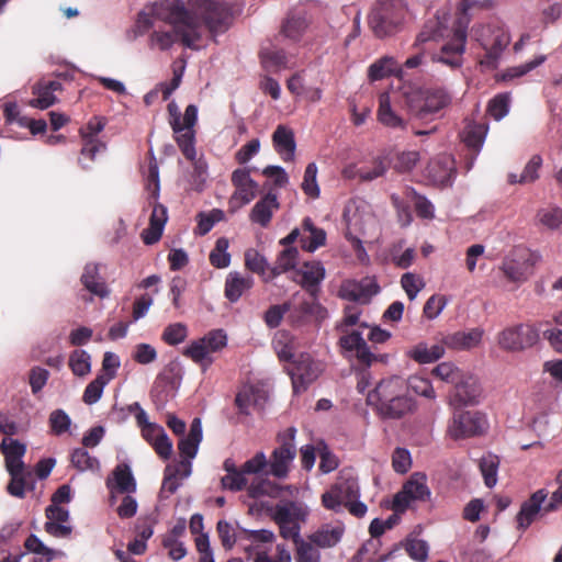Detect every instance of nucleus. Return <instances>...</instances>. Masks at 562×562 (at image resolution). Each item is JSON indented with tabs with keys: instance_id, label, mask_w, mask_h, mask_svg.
Masks as SVG:
<instances>
[{
	"instance_id": "nucleus-23",
	"label": "nucleus",
	"mask_w": 562,
	"mask_h": 562,
	"mask_svg": "<svg viewBox=\"0 0 562 562\" xmlns=\"http://www.w3.org/2000/svg\"><path fill=\"white\" fill-rule=\"evenodd\" d=\"M280 209L278 195L271 191L267 192L259 201L256 202L249 213V220L266 228L269 226L274 212Z\"/></svg>"
},
{
	"instance_id": "nucleus-16",
	"label": "nucleus",
	"mask_w": 562,
	"mask_h": 562,
	"mask_svg": "<svg viewBox=\"0 0 562 562\" xmlns=\"http://www.w3.org/2000/svg\"><path fill=\"white\" fill-rule=\"evenodd\" d=\"M325 268L319 261H308L294 270L293 280L314 296L317 295L318 285L325 279Z\"/></svg>"
},
{
	"instance_id": "nucleus-53",
	"label": "nucleus",
	"mask_w": 562,
	"mask_h": 562,
	"mask_svg": "<svg viewBox=\"0 0 562 562\" xmlns=\"http://www.w3.org/2000/svg\"><path fill=\"white\" fill-rule=\"evenodd\" d=\"M224 218H225V214L220 209H213L209 213H203V212L199 213L198 214V226H196L198 233L200 235L207 234L216 223L223 221Z\"/></svg>"
},
{
	"instance_id": "nucleus-38",
	"label": "nucleus",
	"mask_w": 562,
	"mask_h": 562,
	"mask_svg": "<svg viewBox=\"0 0 562 562\" xmlns=\"http://www.w3.org/2000/svg\"><path fill=\"white\" fill-rule=\"evenodd\" d=\"M182 355L199 364L205 371L214 361L211 351L201 338L192 340L182 351Z\"/></svg>"
},
{
	"instance_id": "nucleus-25",
	"label": "nucleus",
	"mask_w": 562,
	"mask_h": 562,
	"mask_svg": "<svg viewBox=\"0 0 562 562\" xmlns=\"http://www.w3.org/2000/svg\"><path fill=\"white\" fill-rule=\"evenodd\" d=\"M272 143L277 153L284 161H291L295 154L294 133L285 125H278L272 134Z\"/></svg>"
},
{
	"instance_id": "nucleus-34",
	"label": "nucleus",
	"mask_w": 562,
	"mask_h": 562,
	"mask_svg": "<svg viewBox=\"0 0 562 562\" xmlns=\"http://www.w3.org/2000/svg\"><path fill=\"white\" fill-rule=\"evenodd\" d=\"M344 531V527L325 525L311 533L308 540L317 548H333L341 540Z\"/></svg>"
},
{
	"instance_id": "nucleus-22",
	"label": "nucleus",
	"mask_w": 562,
	"mask_h": 562,
	"mask_svg": "<svg viewBox=\"0 0 562 562\" xmlns=\"http://www.w3.org/2000/svg\"><path fill=\"white\" fill-rule=\"evenodd\" d=\"M380 291L379 284L372 279L348 282L341 286V296L351 302L368 304Z\"/></svg>"
},
{
	"instance_id": "nucleus-46",
	"label": "nucleus",
	"mask_w": 562,
	"mask_h": 562,
	"mask_svg": "<svg viewBox=\"0 0 562 562\" xmlns=\"http://www.w3.org/2000/svg\"><path fill=\"white\" fill-rule=\"evenodd\" d=\"M480 470L487 487H493L497 482V470L499 467V459L495 454L483 456L480 460Z\"/></svg>"
},
{
	"instance_id": "nucleus-26",
	"label": "nucleus",
	"mask_w": 562,
	"mask_h": 562,
	"mask_svg": "<svg viewBox=\"0 0 562 562\" xmlns=\"http://www.w3.org/2000/svg\"><path fill=\"white\" fill-rule=\"evenodd\" d=\"M483 331L473 328L470 331H456L443 337L442 345L453 350H469L476 347L482 339Z\"/></svg>"
},
{
	"instance_id": "nucleus-63",
	"label": "nucleus",
	"mask_w": 562,
	"mask_h": 562,
	"mask_svg": "<svg viewBox=\"0 0 562 562\" xmlns=\"http://www.w3.org/2000/svg\"><path fill=\"white\" fill-rule=\"evenodd\" d=\"M401 285L406 292L408 299L414 300L425 284L419 276L412 272H406L401 278Z\"/></svg>"
},
{
	"instance_id": "nucleus-27",
	"label": "nucleus",
	"mask_w": 562,
	"mask_h": 562,
	"mask_svg": "<svg viewBox=\"0 0 562 562\" xmlns=\"http://www.w3.org/2000/svg\"><path fill=\"white\" fill-rule=\"evenodd\" d=\"M267 398L268 395L261 387L246 385L237 393L235 404L241 414L247 415L250 406L262 407Z\"/></svg>"
},
{
	"instance_id": "nucleus-45",
	"label": "nucleus",
	"mask_w": 562,
	"mask_h": 562,
	"mask_svg": "<svg viewBox=\"0 0 562 562\" xmlns=\"http://www.w3.org/2000/svg\"><path fill=\"white\" fill-rule=\"evenodd\" d=\"M228 246L229 241L226 237H220L216 240L215 246L209 256L210 263L213 267L224 269L229 266L231 255L227 252Z\"/></svg>"
},
{
	"instance_id": "nucleus-43",
	"label": "nucleus",
	"mask_w": 562,
	"mask_h": 562,
	"mask_svg": "<svg viewBox=\"0 0 562 562\" xmlns=\"http://www.w3.org/2000/svg\"><path fill=\"white\" fill-rule=\"evenodd\" d=\"M115 487L120 493H133L136 491V482L126 463H121L113 470Z\"/></svg>"
},
{
	"instance_id": "nucleus-6",
	"label": "nucleus",
	"mask_w": 562,
	"mask_h": 562,
	"mask_svg": "<svg viewBox=\"0 0 562 562\" xmlns=\"http://www.w3.org/2000/svg\"><path fill=\"white\" fill-rule=\"evenodd\" d=\"M295 435V427H289L277 435L276 440L279 446L271 452L268 460L267 474L277 479H285L289 475L291 464L296 457Z\"/></svg>"
},
{
	"instance_id": "nucleus-51",
	"label": "nucleus",
	"mask_w": 562,
	"mask_h": 562,
	"mask_svg": "<svg viewBox=\"0 0 562 562\" xmlns=\"http://www.w3.org/2000/svg\"><path fill=\"white\" fill-rule=\"evenodd\" d=\"M295 547L296 562H321V553L310 540L305 541L301 538L295 542Z\"/></svg>"
},
{
	"instance_id": "nucleus-59",
	"label": "nucleus",
	"mask_w": 562,
	"mask_h": 562,
	"mask_svg": "<svg viewBox=\"0 0 562 562\" xmlns=\"http://www.w3.org/2000/svg\"><path fill=\"white\" fill-rule=\"evenodd\" d=\"M245 267L254 273L265 276L268 263L266 258L261 256L257 250L248 249L245 252Z\"/></svg>"
},
{
	"instance_id": "nucleus-49",
	"label": "nucleus",
	"mask_w": 562,
	"mask_h": 562,
	"mask_svg": "<svg viewBox=\"0 0 562 562\" xmlns=\"http://www.w3.org/2000/svg\"><path fill=\"white\" fill-rule=\"evenodd\" d=\"M510 95L507 92L496 94L487 104V113L496 121L508 114Z\"/></svg>"
},
{
	"instance_id": "nucleus-62",
	"label": "nucleus",
	"mask_w": 562,
	"mask_h": 562,
	"mask_svg": "<svg viewBox=\"0 0 562 562\" xmlns=\"http://www.w3.org/2000/svg\"><path fill=\"white\" fill-rule=\"evenodd\" d=\"M289 304L284 302L283 304L271 305L263 315V322L269 328H277L285 314H288Z\"/></svg>"
},
{
	"instance_id": "nucleus-4",
	"label": "nucleus",
	"mask_w": 562,
	"mask_h": 562,
	"mask_svg": "<svg viewBox=\"0 0 562 562\" xmlns=\"http://www.w3.org/2000/svg\"><path fill=\"white\" fill-rule=\"evenodd\" d=\"M408 114L416 120L431 121L441 116L452 102L451 93L443 87H423L404 94Z\"/></svg>"
},
{
	"instance_id": "nucleus-39",
	"label": "nucleus",
	"mask_w": 562,
	"mask_h": 562,
	"mask_svg": "<svg viewBox=\"0 0 562 562\" xmlns=\"http://www.w3.org/2000/svg\"><path fill=\"white\" fill-rule=\"evenodd\" d=\"M262 67L267 71H279L288 67V57L283 49L262 47L259 52Z\"/></svg>"
},
{
	"instance_id": "nucleus-14",
	"label": "nucleus",
	"mask_w": 562,
	"mask_h": 562,
	"mask_svg": "<svg viewBox=\"0 0 562 562\" xmlns=\"http://www.w3.org/2000/svg\"><path fill=\"white\" fill-rule=\"evenodd\" d=\"M535 260L528 249L517 248L501 267L504 276L513 282H525L532 273Z\"/></svg>"
},
{
	"instance_id": "nucleus-42",
	"label": "nucleus",
	"mask_w": 562,
	"mask_h": 562,
	"mask_svg": "<svg viewBox=\"0 0 562 562\" xmlns=\"http://www.w3.org/2000/svg\"><path fill=\"white\" fill-rule=\"evenodd\" d=\"M11 480L7 486L10 495L19 498L25 496L26 488H33V474L31 471L11 473Z\"/></svg>"
},
{
	"instance_id": "nucleus-64",
	"label": "nucleus",
	"mask_w": 562,
	"mask_h": 562,
	"mask_svg": "<svg viewBox=\"0 0 562 562\" xmlns=\"http://www.w3.org/2000/svg\"><path fill=\"white\" fill-rule=\"evenodd\" d=\"M70 417L63 409H55L49 415V426L52 432L59 436L66 432L70 427Z\"/></svg>"
},
{
	"instance_id": "nucleus-61",
	"label": "nucleus",
	"mask_w": 562,
	"mask_h": 562,
	"mask_svg": "<svg viewBox=\"0 0 562 562\" xmlns=\"http://www.w3.org/2000/svg\"><path fill=\"white\" fill-rule=\"evenodd\" d=\"M201 339L204 340L211 353L222 350L227 345V336L223 329H212Z\"/></svg>"
},
{
	"instance_id": "nucleus-52",
	"label": "nucleus",
	"mask_w": 562,
	"mask_h": 562,
	"mask_svg": "<svg viewBox=\"0 0 562 562\" xmlns=\"http://www.w3.org/2000/svg\"><path fill=\"white\" fill-rule=\"evenodd\" d=\"M71 463L79 471L99 469V460L91 457L85 448H77L72 451Z\"/></svg>"
},
{
	"instance_id": "nucleus-44",
	"label": "nucleus",
	"mask_w": 562,
	"mask_h": 562,
	"mask_svg": "<svg viewBox=\"0 0 562 562\" xmlns=\"http://www.w3.org/2000/svg\"><path fill=\"white\" fill-rule=\"evenodd\" d=\"M280 492V486L268 479L255 480L247 487V494L251 498H259L261 496L278 497Z\"/></svg>"
},
{
	"instance_id": "nucleus-31",
	"label": "nucleus",
	"mask_w": 562,
	"mask_h": 562,
	"mask_svg": "<svg viewBox=\"0 0 562 562\" xmlns=\"http://www.w3.org/2000/svg\"><path fill=\"white\" fill-rule=\"evenodd\" d=\"M306 515V510L300 504L288 502L276 506L272 518L276 524L301 525L305 521Z\"/></svg>"
},
{
	"instance_id": "nucleus-7",
	"label": "nucleus",
	"mask_w": 562,
	"mask_h": 562,
	"mask_svg": "<svg viewBox=\"0 0 562 562\" xmlns=\"http://www.w3.org/2000/svg\"><path fill=\"white\" fill-rule=\"evenodd\" d=\"M286 304L290 307L286 319L292 327L321 323L327 317V311L317 301V295L305 297L296 293Z\"/></svg>"
},
{
	"instance_id": "nucleus-29",
	"label": "nucleus",
	"mask_w": 562,
	"mask_h": 562,
	"mask_svg": "<svg viewBox=\"0 0 562 562\" xmlns=\"http://www.w3.org/2000/svg\"><path fill=\"white\" fill-rule=\"evenodd\" d=\"M303 235L300 239L301 247L310 252L315 251L326 243V233L323 228L316 227L310 217L302 222Z\"/></svg>"
},
{
	"instance_id": "nucleus-56",
	"label": "nucleus",
	"mask_w": 562,
	"mask_h": 562,
	"mask_svg": "<svg viewBox=\"0 0 562 562\" xmlns=\"http://www.w3.org/2000/svg\"><path fill=\"white\" fill-rule=\"evenodd\" d=\"M407 390L411 389L417 395L424 396L426 398H435L436 392L432 387L431 382L423 376L414 375L408 379L406 382Z\"/></svg>"
},
{
	"instance_id": "nucleus-60",
	"label": "nucleus",
	"mask_w": 562,
	"mask_h": 562,
	"mask_svg": "<svg viewBox=\"0 0 562 562\" xmlns=\"http://www.w3.org/2000/svg\"><path fill=\"white\" fill-rule=\"evenodd\" d=\"M432 374L448 383H457L461 378V371L451 362H441L432 369Z\"/></svg>"
},
{
	"instance_id": "nucleus-12",
	"label": "nucleus",
	"mask_w": 562,
	"mask_h": 562,
	"mask_svg": "<svg viewBox=\"0 0 562 562\" xmlns=\"http://www.w3.org/2000/svg\"><path fill=\"white\" fill-rule=\"evenodd\" d=\"M291 376L294 393L304 392L321 374V363L308 353H301L286 368Z\"/></svg>"
},
{
	"instance_id": "nucleus-15",
	"label": "nucleus",
	"mask_w": 562,
	"mask_h": 562,
	"mask_svg": "<svg viewBox=\"0 0 562 562\" xmlns=\"http://www.w3.org/2000/svg\"><path fill=\"white\" fill-rule=\"evenodd\" d=\"M105 122L101 117H93L85 127L80 128L82 138V148L80 151L82 162L83 159L93 161L95 154L105 149V144L98 138V134L104 128Z\"/></svg>"
},
{
	"instance_id": "nucleus-57",
	"label": "nucleus",
	"mask_w": 562,
	"mask_h": 562,
	"mask_svg": "<svg viewBox=\"0 0 562 562\" xmlns=\"http://www.w3.org/2000/svg\"><path fill=\"white\" fill-rule=\"evenodd\" d=\"M179 476V468L167 465L165 470V476L162 480V485L160 490L161 497H169V495L177 492L180 486V482L178 480Z\"/></svg>"
},
{
	"instance_id": "nucleus-17",
	"label": "nucleus",
	"mask_w": 562,
	"mask_h": 562,
	"mask_svg": "<svg viewBox=\"0 0 562 562\" xmlns=\"http://www.w3.org/2000/svg\"><path fill=\"white\" fill-rule=\"evenodd\" d=\"M548 497V492L544 488H540L531 494V496L525 501L520 510L516 516L517 528L520 530H526L537 518V516L542 513L544 502Z\"/></svg>"
},
{
	"instance_id": "nucleus-50",
	"label": "nucleus",
	"mask_w": 562,
	"mask_h": 562,
	"mask_svg": "<svg viewBox=\"0 0 562 562\" xmlns=\"http://www.w3.org/2000/svg\"><path fill=\"white\" fill-rule=\"evenodd\" d=\"M317 166L315 162H310L304 171L303 182L301 188L303 192L312 199L319 196L321 190L316 180Z\"/></svg>"
},
{
	"instance_id": "nucleus-58",
	"label": "nucleus",
	"mask_w": 562,
	"mask_h": 562,
	"mask_svg": "<svg viewBox=\"0 0 562 562\" xmlns=\"http://www.w3.org/2000/svg\"><path fill=\"white\" fill-rule=\"evenodd\" d=\"M537 217L543 226L550 229H555L562 224V210L559 207L541 209L538 212Z\"/></svg>"
},
{
	"instance_id": "nucleus-47",
	"label": "nucleus",
	"mask_w": 562,
	"mask_h": 562,
	"mask_svg": "<svg viewBox=\"0 0 562 562\" xmlns=\"http://www.w3.org/2000/svg\"><path fill=\"white\" fill-rule=\"evenodd\" d=\"M69 368L77 376H85L91 371L90 355L83 349H76L69 356Z\"/></svg>"
},
{
	"instance_id": "nucleus-37",
	"label": "nucleus",
	"mask_w": 562,
	"mask_h": 562,
	"mask_svg": "<svg viewBox=\"0 0 562 562\" xmlns=\"http://www.w3.org/2000/svg\"><path fill=\"white\" fill-rule=\"evenodd\" d=\"M486 133L487 127L484 124L469 125L464 131L463 142L465 146L471 150V161L469 164V168L472 166L474 159L479 155L485 140Z\"/></svg>"
},
{
	"instance_id": "nucleus-20",
	"label": "nucleus",
	"mask_w": 562,
	"mask_h": 562,
	"mask_svg": "<svg viewBox=\"0 0 562 562\" xmlns=\"http://www.w3.org/2000/svg\"><path fill=\"white\" fill-rule=\"evenodd\" d=\"M310 19L305 9L291 10L281 24L280 33L289 41L297 43L302 40L308 25Z\"/></svg>"
},
{
	"instance_id": "nucleus-13",
	"label": "nucleus",
	"mask_w": 562,
	"mask_h": 562,
	"mask_svg": "<svg viewBox=\"0 0 562 562\" xmlns=\"http://www.w3.org/2000/svg\"><path fill=\"white\" fill-rule=\"evenodd\" d=\"M196 122L198 108L194 104H189L183 114V124L180 125V130L178 132H173L175 140L182 155L188 160H194V157L196 156L194 131Z\"/></svg>"
},
{
	"instance_id": "nucleus-3",
	"label": "nucleus",
	"mask_w": 562,
	"mask_h": 562,
	"mask_svg": "<svg viewBox=\"0 0 562 562\" xmlns=\"http://www.w3.org/2000/svg\"><path fill=\"white\" fill-rule=\"evenodd\" d=\"M412 20L413 13L406 0H376L367 18L370 31L380 40L403 32Z\"/></svg>"
},
{
	"instance_id": "nucleus-32",
	"label": "nucleus",
	"mask_w": 562,
	"mask_h": 562,
	"mask_svg": "<svg viewBox=\"0 0 562 562\" xmlns=\"http://www.w3.org/2000/svg\"><path fill=\"white\" fill-rule=\"evenodd\" d=\"M80 281L86 290L99 297H106L110 293L106 283L99 274V267L95 263L86 265Z\"/></svg>"
},
{
	"instance_id": "nucleus-8",
	"label": "nucleus",
	"mask_w": 562,
	"mask_h": 562,
	"mask_svg": "<svg viewBox=\"0 0 562 562\" xmlns=\"http://www.w3.org/2000/svg\"><path fill=\"white\" fill-rule=\"evenodd\" d=\"M488 427L485 415L477 411H456L449 420L447 434L453 440L483 435Z\"/></svg>"
},
{
	"instance_id": "nucleus-48",
	"label": "nucleus",
	"mask_w": 562,
	"mask_h": 562,
	"mask_svg": "<svg viewBox=\"0 0 562 562\" xmlns=\"http://www.w3.org/2000/svg\"><path fill=\"white\" fill-rule=\"evenodd\" d=\"M188 337V327L183 323L169 324L161 334V340L169 346H177Z\"/></svg>"
},
{
	"instance_id": "nucleus-36",
	"label": "nucleus",
	"mask_w": 562,
	"mask_h": 562,
	"mask_svg": "<svg viewBox=\"0 0 562 562\" xmlns=\"http://www.w3.org/2000/svg\"><path fill=\"white\" fill-rule=\"evenodd\" d=\"M378 120L381 124L392 128H406V121L398 116L391 108L390 95L383 92L379 97Z\"/></svg>"
},
{
	"instance_id": "nucleus-55",
	"label": "nucleus",
	"mask_w": 562,
	"mask_h": 562,
	"mask_svg": "<svg viewBox=\"0 0 562 562\" xmlns=\"http://www.w3.org/2000/svg\"><path fill=\"white\" fill-rule=\"evenodd\" d=\"M407 554L417 562H425L428 558L429 547L425 540L407 538L405 541Z\"/></svg>"
},
{
	"instance_id": "nucleus-9",
	"label": "nucleus",
	"mask_w": 562,
	"mask_h": 562,
	"mask_svg": "<svg viewBox=\"0 0 562 562\" xmlns=\"http://www.w3.org/2000/svg\"><path fill=\"white\" fill-rule=\"evenodd\" d=\"M467 27L468 21H463V18H458L452 38L443 44L438 53L432 55V60L452 69L461 67L467 42Z\"/></svg>"
},
{
	"instance_id": "nucleus-35",
	"label": "nucleus",
	"mask_w": 562,
	"mask_h": 562,
	"mask_svg": "<svg viewBox=\"0 0 562 562\" xmlns=\"http://www.w3.org/2000/svg\"><path fill=\"white\" fill-rule=\"evenodd\" d=\"M333 486L345 498L346 503L360 496L358 479L353 475L352 470H341Z\"/></svg>"
},
{
	"instance_id": "nucleus-33",
	"label": "nucleus",
	"mask_w": 562,
	"mask_h": 562,
	"mask_svg": "<svg viewBox=\"0 0 562 562\" xmlns=\"http://www.w3.org/2000/svg\"><path fill=\"white\" fill-rule=\"evenodd\" d=\"M445 355V347L442 344L428 346L426 342H419L407 350L406 356L419 364L431 363Z\"/></svg>"
},
{
	"instance_id": "nucleus-5",
	"label": "nucleus",
	"mask_w": 562,
	"mask_h": 562,
	"mask_svg": "<svg viewBox=\"0 0 562 562\" xmlns=\"http://www.w3.org/2000/svg\"><path fill=\"white\" fill-rule=\"evenodd\" d=\"M472 36L485 50L480 58L481 66L487 69L497 68L503 50L510 43L509 33L498 25H479L472 29Z\"/></svg>"
},
{
	"instance_id": "nucleus-28",
	"label": "nucleus",
	"mask_w": 562,
	"mask_h": 562,
	"mask_svg": "<svg viewBox=\"0 0 562 562\" xmlns=\"http://www.w3.org/2000/svg\"><path fill=\"white\" fill-rule=\"evenodd\" d=\"M252 285L254 278L251 276H243L236 271L229 272L225 280V297L229 302L235 303L246 291L250 290Z\"/></svg>"
},
{
	"instance_id": "nucleus-30",
	"label": "nucleus",
	"mask_w": 562,
	"mask_h": 562,
	"mask_svg": "<svg viewBox=\"0 0 562 562\" xmlns=\"http://www.w3.org/2000/svg\"><path fill=\"white\" fill-rule=\"evenodd\" d=\"M202 440V424L200 418H194L190 425L188 436L181 438L178 442V449L184 459H193Z\"/></svg>"
},
{
	"instance_id": "nucleus-1",
	"label": "nucleus",
	"mask_w": 562,
	"mask_h": 562,
	"mask_svg": "<svg viewBox=\"0 0 562 562\" xmlns=\"http://www.w3.org/2000/svg\"><path fill=\"white\" fill-rule=\"evenodd\" d=\"M151 14L173 26L172 31H155L150 35L153 45L161 50L170 48L178 40L190 49H199L202 40V24L212 36L226 32L233 22L231 8L214 0H190L189 8L182 0L156 2Z\"/></svg>"
},
{
	"instance_id": "nucleus-11",
	"label": "nucleus",
	"mask_w": 562,
	"mask_h": 562,
	"mask_svg": "<svg viewBox=\"0 0 562 562\" xmlns=\"http://www.w3.org/2000/svg\"><path fill=\"white\" fill-rule=\"evenodd\" d=\"M430 497V490L427 486V476L422 472H415L403 485L402 490L393 498L392 509L395 513H404L411 502H425Z\"/></svg>"
},
{
	"instance_id": "nucleus-21",
	"label": "nucleus",
	"mask_w": 562,
	"mask_h": 562,
	"mask_svg": "<svg viewBox=\"0 0 562 562\" xmlns=\"http://www.w3.org/2000/svg\"><path fill=\"white\" fill-rule=\"evenodd\" d=\"M232 183L235 187V192L231 199L239 200L241 204L250 203L257 195L258 183L250 177V171L246 168L236 169L232 173Z\"/></svg>"
},
{
	"instance_id": "nucleus-41",
	"label": "nucleus",
	"mask_w": 562,
	"mask_h": 562,
	"mask_svg": "<svg viewBox=\"0 0 562 562\" xmlns=\"http://www.w3.org/2000/svg\"><path fill=\"white\" fill-rule=\"evenodd\" d=\"M114 378V373L111 372L109 374H98L97 378L91 381L85 389L82 401L92 405L97 403L103 393L104 386Z\"/></svg>"
},
{
	"instance_id": "nucleus-24",
	"label": "nucleus",
	"mask_w": 562,
	"mask_h": 562,
	"mask_svg": "<svg viewBox=\"0 0 562 562\" xmlns=\"http://www.w3.org/2000/svg\"><path fill=\"white\" fill-rule=\"evenodd\" d=\"M390 76L400 79L404 76L403 66L392 56H383L376 59L368 69V77L371 81L382 80Z\"/></svg>"
},
{
	"instance_id": "nucleus-2",
	"label": "nucleus",
	"mask_w": 562,
	"mask_h": 562,
	"mask_svg": "<svg viewBox=\"0 0 562 562\" xmlns=\"http://www.w3.org/2000/svg\"><path fill=\"white\" fill-rule=\"evenodd\" d=\"M367 402L384 419H400L416 407L414 398L407 393L405 380L400 376L381 380L369 392Z\"/></svg>"
},
{
	"instance_id": "nucleus-19",
	"label": "nucleus",
	"mask_w": 562,
	"mask_h": 562,
	"mask_svg": "<svg viewBox=\"0 0 562 562\" xmlns=\"http://www.w3.org/2000/svg\"><path fill=\"white\" fill-rule=\"evenodd\" d=\"M480 396L481 386L479 381L471 375L464 376L462 374L454 385L450 403L454 406L475 405L479 403Z\"/></svg>"
},
{
	"instance_id": "nucleus-40",
	"label": "nucleus",
	"mask_w": 562,
	"mask_h": 562,
	"mask_svg": "<svg viewBox=\"0 0 562 562\" xmlns=\"http://www.w3.org/2000/svg\"><path fill=\"white\" fill-rule=\"evenodd\" d=\"M447 25L439 16L429 19L423 26V30L416 37V45L424 44L430 41H437L445 36Z\"/></svg>"
},
{
	"instance_id": "nucleus-54",
	"label": "nucleus",
	"mask_w": 562,
	"mask_h": 562,
	"mask_svg": "<svg viewBox=\"0 0 562 562\" xmlns=\"http://www.w3.org/2000/svg\"><path fill=\"white\" fill-rule=\"evenodd\" d=\"M418 160V151H402L394 156V158L392 159V166L398 172H408L416 166Z\"/></svg>"
},
{
	"instance_id": "nucleus-18",
	"label": "nucleus",
	"mask_w": 562,
	"mask_h": 562,
	"mask_svg": "<svg viewBox=\"0 0 562 562\" xmlns=\"http://www.w3.org/2000/svg\"><path fill=\"white\" fill-rule=\"evenodd\" d=\"M61 89L60 81L43 78L32 87L34 98L29 101V105L41 110L48 109L57 102L55 92Z\"/></svg>"
},
{
	"instance_id": "nucleus-10",
	"label": "nucleus",
	"mask_w": 562,
	"mask_h": 562,
	"mask_svg": "<svg viewBox=\"0 0 562 562\" xmlns=\"http://www.w3.org/2000/svg\"><path fill=\"white\" fill-rule=\"evenodd\" d=\"M539 340V330L531 324L508 326L498 334L497 342L506 351L519 352L535 346Z\"/></svg>"
}]
</instances>
